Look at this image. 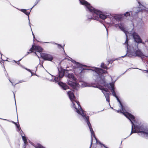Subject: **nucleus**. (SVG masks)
Segmentation results:
<instances>
[{
  "mask_svg": "<svg viewBox=\"0 0 148 148\" xmlns=\"http://www.w3.org/2000/svg\"><path fill=\"white\" fill-rule=\"evenodd\" d=\"M110 85L111 86V91L112 92H115V88L114 87V84L113 83H110Z\"/></svg>",
  "mask_w": 148,
  "mask_h": 148,
  "instance_id": "nucleus-16",
  "label": "nucleus"
},
{
  "mask_svg": "<svg viewBox=\"0 0 148 148\" xmlns=\"http://www.w3.org/2000/svg\"><path fill=\"white\" fill-rule=\"evenodd\" d=\"M117 112L118 113L121 112V110L120 109L119 110H118L117 111Z\"/></svg>",
  "mask_w": 148,
  "mask_h": 148,
  "instance_id": "nucleus-34",
  "label": "nucleus"
},
{
  "mask_svg": "<svg viewBox=\"0 0 148 148\" xmlns=\"http://www.w3.org/2000/svg\"><path fill=\"white\" fill-rule=\"evenodd\" d=\"M28 71H30V69H29V70H28Z\"/></svg>",
  "mask_w": 148,
  "mask_h": 148,
  "instance_id": "nucleus-40",
  "label": "nucleus"
},
{
  "mask_svg": "<svg viewBox=\"0 0 148 148\" xmlns=\"http://www.w3.org/2000/svg\"><path fill=\"white\" fill-rule=\"evenodd\" d=\"M128 37L127 36V38H126V40L125 41V44H126V46L128 47Z\"/></svg>",
  "mask_w": 148,
  "mask_h": 148,
  "instance_id": "nucleus-24",
  "label": "nucleus"
},
{
  "mask_svg": "<svg viewBox=\"0 0 148 148\" xmlns=\"http://www.w3.org/2000/svg\"><path fill=\"white\" fill-rule=\"evenodd\" d=\"M119 26L120 29H121V30H123V27H120L119 25Z\"/></svg>",
  "mask_w": 148,
  "mask_h": 148,
  "instance_id": "nucleus-35",
  "label": "nucleus"
},
{
  "mask_svg": "<svg viewBox=\"0 0 148 148\" xmlns=\"http://www.w3.org/2000/svg\"><path fill=\"white\" fill-rule=\"evenodd\" d=\"M35 50L38 52H42L43 49L42 48L39 46H36L35 47Z\"/></svg>",
  "mask_w": 148,
  "mask_h": 148,
  "instance_id": "nucleus-14",
  "label": "nucleus"
},
{
  "mask_svg": "<svg viewBox=\"0 0 148 148\" xmlns=\"http://www.w3.org/2000/svg\"><path fill=\"white\" fill-rule=\"evenodd\" d=\"M77 65L79 67H82V66H86V65H82L80 64H79L78 62H77Z\"/></svg>",
  "mask_w": 148,
  "mask_h": 148,
  "instance_id": "nucleus-28",
  "label": "nucleus"
},
{
  "mask_svg": "<svg viewBox=\"0 0 148 148\" xmlns=\"http://www.w3.org/2000/svg\"><path fill=\"white\" fill-rule=\"evenodd\" d=\"M60 78H61L59 76L57 77H55V80L56 81L58 82L60 80Z\"/></svg>",
  "mask_w": 148,
  "mask_h": 148,
  "instance_id": "nucleus-23",
  "label": "nucleus"
},
{
  "mask_svg": "<svg viewBox=\"0 0 148 148\" xmlns=\"http://www.w3.org/2000/svg\"><path fill=\"white\" fill-rule=\"evenodd\" d=\"M107 87H108V88H110V86H109L108 84V85L107 86Z\"/></svg>",
  "mask_w": 148,
  "mask_h": 148,
  "instance_id": "nucleus-37",
  "label": "nucleus"
},
{
  "mask_svg": "<svg viewBox=\"0 0 148 148\" xmlns=\"http://www.w3.org/2000/svg\"><path fill=\"white\" fill-rule=\"evenodd\" d=\"M34 146L36 148H46L39 143H37Z\"/></svg>",
  "mask_w": 148,
  "mask_h": 148,
  "instance_id": "nucleus-17",
  "label": "nucleus"
},
{
  "mask_svg": "<svg viewBox=\"0 0 148 148\" xmlns=\"http://www.w3.org/2000/svg\"><path fill=\"white\" fill-rule=\"evenodd\" d=\"M112 95L114 96L117 99V100L119 101H120L118 97V96L116 95V92H112Z\"/></svg>",
  "mask_w": 148,
  "mask_h": 148,
  "instance_id": "nucleus-21",
  "label": "nucleus"
},
{
  "mask_svg": "<svg viewBox=\"0 0 148 148\" xmlns=\"http://www.w3.org/2000/svg\"><path fill=\"white\" fill-rule=\"evenodd\" d=\"M40 56L45 61H52L53 59L51 55L47 53H42L40 54Z\"/></svg>",
  "mask_w": 148,
  "mask_h": 148,
  "instance_id": "nucleus-5",
  "label": "nucleus"
},
{
  "mask_svg": "<svg viewBox=\"0 0 148 148\" xmlns=\"http://www.w3.org/2000/svg\"><path fill=\"white\" fill-rule=\"evenodd\" d=\"M84 115L82 116L84 117L85 120L87 124L88 125V127L90 129V130L91 132L92 131H93V130L92 129V128L91 125L89 121V116H86V114H85L84 113Z\"/></svg>",
  "mask_w": 148,
  "mask_h": 148,
  "instance_id": "nucleus-7",
  "label": "nucleus"
},
{
  "mask_svg": "<svg viewBox=\"0 0 148 148\" xmlns=\"http://www.w3.org/2000/svg\"><path fill=\"white\" fill-rule=\"evenodd\" d=\"M115 18L117 20L120 21L121 19V17L119 16H116L115 17Z\"/></svg>",
  "mask_w": 148,
  "mask_h": 148,
  "instance_id": "nucleus-27",
  "label": "nucleus"
},
{
  "mask_svg": "<svg viewBox=\"0 0 148 148\" xmlns=\"http://www.w3.org/2000/svg\"><path fill=\"white\" fill-rule=\"evenodd\" d=\"M94 71L98 74H106L107 73L106 71L100 68H95L94 69Z\"/></svg>",
  "mask_w": 148,
  "mask_h": 148,
  "instance_id": "nucleus-8",
  "label": "nucleus"
},
{
  "mask_svg": "<svg viewBox=\"0 0 148 148\" xmlns=\"http://www.w3.org/2000/svg\"><path fill=\"white\" fill-rule=\"evenodd\" d=\"M110 63V62H108V64H109Z\"/></svg>",
  "mask_w": 148,
  "mask_h": 148,
  "instance_id": "nucleus-42",
  "label": "nucleus"
},
{
  "mask_svg": "<svg viewBox=\"0 0 148 148\" xmlns=\"http://www.w3.org/2000/svg\"><path fill=\"white\" fill-rule=\"evenodd\" d=\"M24 143L26 145V144H27V140H25L24 141Z\"/></svg>",
  "mask_w": 148,
  "mask_h": 148,
  "instance_id": "nucleus-33",
  "label": "nucleus"
},
{
  "mask_svg": "<svg viewBox=\"0 0 148 148\" xmlns=\"http://www.w3.org/2000/svg\"><path fill=\"white\" fill-rule=\"evenodd\" d=\"M21 59H20L17 62H18V63H19V61H21Z\"/></svg>",
  "mask_w": 148,
  "mask_h": 148,
  "instance_id": "nucleus-38",
  "label": "nucleus"
},
{
  "mask_svg": "<svg viewBox=\"0 0 148 148\" xmlns=\"http://www.w3.org/2000/svg\"><path fill=\"white\" fill-rule=\"evenodd\" d=\"M133 122L134 123V121H133ZM132 130L130 135L133 133H141V135H142L143 134L144 135L145 134L148 135V130L144 128L142 126L135 125L134 123V125L132 123Z\"/></svg>",
  "mask_w": 148,
  "mask_h": 148,
  "instance_id": "nucleus-3",
  "label": "nucleus"
},
{
  "mask_svg": "<svg viewBox=\"0 0 148 148\" xmlns=\"http://www.w3.org/2000/svg\"><path fill=\"white\" fill-rule=\"evenodd\" d=\"M80 4L85 6L88 10L92 13V15H88L89 19H95L98 20L99 18L104 20L107 18V15L101 14V11L97 10L92 7L90 4L85 0H79Z\"/></svg>",
  "mask_w": 148,
  "mask_h": 148,
  "instance_id": "nucleus-1",
  "label": "nucleus"
},
{
  "mask_svg": "<svg viewBox=\"0 0 148 148\" xmlns=\"http://www.w3.org/2000/svg\"><path fill=\"white\" fill-rule=\"evenodd\" d=\"M68 77L71 79L74 80V76L73 74H69L68 75Z\"/></svg>",
  "mask_w": 148,
  "mask_h": 148,
  "instance_id": "nucleus-18",
  "label": "nucleus"
},
{
  "mask_svg": "<svg viewBox=\"0 0 148 148\" xmlns=\"http://www.w3.org/2000/svg\"><path fill=\"white\" fill-rule=\"evenodd\" d=\"M124 15L125 16H126L127 17V16H130V14L129 12H126V13L124 14Z\"/></svg>",
  "mask_w": 148,
  "mask_h": 148,
  "instance_id": "nucleus-26",
  "label": "nucleus"
},
{
  "mask_svg": "<svg viewBox=\"0 0 148 148\" xmlns=\"http://www.w3.org/2000/svg\"><path fill=\"white\" fill-rule=\"evenodd\" d=\"M12 123H14V124L15 125H16V126L18 128V129H19V128L20 129H21V128L20 127V126H19V125H18L16 123L14 122V121H12Z\"/></svg>",
  "mask_w": 148,
  "mask_h": 148,
  "instance_id": "nucleus-25",
  "label": "nucleus"
},
{
  "mask_svg": "<svg viewBox=\"0 0 148 148\" xmlns=\"http://www.w3.org/2000/svg\"><path fill=\"white\" fill-rule=\"evenodd\" d=\"M110 93L109 92L104 93V94L106 97V100L108 102H109L110 101Z\"/></svg>",
  "mask_w": 148,
  "mask_h": 148,
  "instance_id": "nucleus-13",
  "label": "nucleus"
},
{
  "mask_svg": "<svg viewBox=\"0 0 148 148\" xmlns=\"http://www.w3.org/2000/svg\"><path fill=\"white\" fill-rule=\"evenodd\" d=\"M68 84L70 86L73 88L77 90V87L78 84L76 82L69 81L68 82Z\"/></svg>",
  "mask_w": 148,
  "mask_h": 148,
  "instance_id": "nucleus-9",
  "label": "nucleus"
},
{
  "mask_svg": "<svg viewBox=\"0 0 148 148\" xmlns=\"http://www.w3.org/2000/svg\"><path fill=\"white\" fill-rule=\"evenodd\" d=\"M118 101L119 102L121 106V113H123L124 116L131 121L132 123L134 125L133 121H135V117L132 114L126 112L125 108L120 100Z\"/></svg>",
  "mask_w": 148,
  "mask_h": 148,
  "instance_id": "nucleus-4",
  "label": "nucleus"
},
{
  "mask_svg": "<svg viewBox=\"0 0 148 148\" xmlns=\"http://www.w3.org/2000/svg\"><path fill=\"white\" fill-rule=\"evenodd\" d=\"M92 141H93L92 138V136L91 140V146L92 145Z\"/></svg>",
  "mask_w": 148,
  "mask_h": 148,
  "instance_id": "nucleus-32",
  "label": "nucleus"
},
{
  "mask_svg": "<svg viewBox=\"0 0 148 148\" xmlns=\"http://www.w3.org/2000/svg\"><path fill=\"white\" fill-rule=\"evenodd\" d=\"M74 90L68 91L67 94L71 101L73 103L74 108L76 110V112L82 116H84L82 109L78 101L75 100L76 97L74 95Z\"/></svg>",
  "mask_w": 148,
  "mask_h": 148,
  "instance_id": "nucleus-2",
  "label": "nucleus"
},
{
  "mask_svg": "<svg viewBox=\"0 0 148 148\" xmlns=\"http://www.w3.org/2000/svg\"><path fill=\"white\" fill-rule=\"evenodd\" d=\"M101 68L107 69H108L107 65L105 64L104 63H102L101 64Z\"/></svg>",
  "mask_w": 148,
  "mask_h": 148,
  "instance_id": "nucleus-20",
  "label": "nucleus"
},
{
  "mask_svg": "<svg viewBox=\"0 0 148 148\" xmlns=\"http://www.w3.org/2000/svg\"><path fill=\"white\" fill-rule=\"evenodd\" d=\"M22 139L24 141L27 140L26 137L23 136H22Z\"/></svg>",
  "mask_w": 148,
  "mask_h": 148,
  "instance_id": "nucleus-31",
  "label": "nucleus"
},
{
  "mask_svg": "<svg viewBox=\"0 0 148 148\" xmlns=\"http://www.w3.org/2000/svg\"><path fill=\"white\" fill-rule=\"evenodd\" d=\"M33 38H34H34H35V36H34V34L33 33Z\"/></svg>",
  "mask_w": 148,
  "mask_h": 148,
  "instance_id": "nucleus-36",
  "label": "nucleus"
},
{
  "mask_svg": "<svg viewBox=\"0 0 148 148\" xmlns=\"http://www.w3.org/2000/svg\"><path fill=\"white\" fill-rule=\"evenodd\" d=\"M20 11L27 16H29L30 13V12L27 11V10L25 9H21Z\"/></svg>",
  "mask_w": 148,
  "mask_h": 148,
  "instance_id": "nucleus-15",
  "label": "nucleus"
},
{
  "mask_svg": "<svg viewBox=\"0 0 148 148\" xmlns=\"http://www.w3.org/2000/svg\"><path fill=\"white\" fill-rule=\"evenodd\" d=\"M135 53L136 56L140 57L141 58H143L145 56L139 50H136L135 51Z\"/></svg>",
  "mask_w": 148,
  "mask_h": 148,
  "instance_id": "nucleus-10",
  "label": "nucleus"
},
{
  "mask_svg": "<svg viewBox=\"0 0 148 148\" xmlns=\"http://www.w3.org/2000/svg\"><path fill=\"white\" fill-rule=\"evenodd\" d=\"M91 133L92 134V135H93V136L95 137V139H96V138L95 137V133H94V132L93 131H92V132H91Z\"/></svg>",
  "mask_w": 148,
  "mask_h": 148,
  "instance_id": "nucleus-30",
  "label": "nucleus"
},
{
  "mask_svg": "<svg viewBox=\"0 0 148 148\" xmlns=\"http://www.w3.org/2000/svg\"><path fill=\"white\" fill-rule=\"evenodd\" d=\"M14 62H15L16 63H17V61H16L14 60Z\"/></svg>",
  "mask_w": 148,
  "mask_h": 148,
  "instance_id": "nucleus-39",
  "label": "nucleus"
},
{
  "mask_svg": "<svg viewBox=\"0 0 148 148\" xmlns=\"http://www.w3.org/2000/svg\"><path fill=\"white\" fill-rule=\"evenodd\" d=\"M65 71V69H62L60 71L59 70V76L60 77L62 78L64 76Z\"/></svg>",
  "mask_w": 148,
  "mask_h": 148,
  "instance_id": "nucleus-12",
  "label": "nucleus"
},
{
  "mask_svg": "<svg viewBox=\"0 0 148 148\" xmlns=\"http://www.w3.org/2000/svg\"><path fill=\"white\" fill-rule=\"evenodd\" d=\"M58 84L64 90H66L69 88V87L68 86L62 82H59Z\"/></svg>",
  "mask_w": 148,
  "mask_h": 148,
  "instance_id": "nucleus-11",
  "label": "nucleus"
},
{
  "mask_svg": "<svg viewBox=\"0 0 148 148\" xmlns=\"http://www.w3.org/2000/svg\"><path fill=\"white\" fill-rule=\"evenodd\" d=\"M102 90H104L106 92H108V90L107 88H103L102 89Z\"/></svg>",
  "mask_w": 148,
  "mask_h": 148,
  "instance_id": "nucleus-29",
  "label": "nucleus"
},
{
  "mask_svg": "<svg viewBox=\"0 0 148 148\" xmlns=\"http://www.w3.org/2000/svg\"><path fill=\"white\" fill-rule=\"evenodd\" d=\"M60 46L62 48V46H61L60 45Z\"/></svg>",
  "mask_w": 148,
  "mask_h": 148,
  "instance_id": "nucleus-41",
  "label": "nucleus"
},
{
  "mask_svg": "<svg viewBox=\"0 0 148 148\" xmlns=\"http://www.w3.org/2000/svg\"><path fill=\"white\" fill-rule=\"evenodd\" d=\"M36 47V46L34 45L32 46V48L30 49L29 51H30V52H28V53H29L30 52H33V50H35V47Z\"/></svg>",
  "mask_w": 148,
  "mask_h": 148,
  "instance_id": "nucleus-19",
  "label": "nucleus"
},
{
  "mask_svg": "<svg viewBox=\"0 0 148 148\" xmlns=\"http://www.w3.org/2000/svg\"><path fill=\"white\" fill-rule=\"evenodd\" d=\"M40 0H36V1L35 2L34 6H33V7L31 8V10L39 2Z\"/></svg>",
  "mask_w": 148,
  "mask_h": 148,
  "instance_id": "nucleus-22",
  "label": "nucleus"
},
{
  "mask_svg": "<svg viewBox=\"0 0 148 148\" xmlns=\"http://www.w3.org/2000/svg\"><path fill=\"white\" fill-rule=\"evenodd\" d=\"M132 36L135 41L137 43H142V41L139 36L136 32H134Z\"/></svg>",
  "mask_w": 148,
  "mask_h": 148,
  "instance_id": "nucleus-6",
  "label": "nucleus"
}]
</instances>
